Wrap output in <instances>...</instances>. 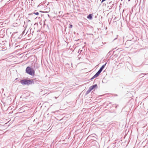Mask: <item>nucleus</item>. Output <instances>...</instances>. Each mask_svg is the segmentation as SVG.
Returning a JSON list of instances; mask_svg holds the SVG:
<instances>
[{
	"label": "nucleus",
	"mask_w": 148,
	"mask_h": 148,
	"mask_svg": "<svg viewBox=\"0 0 148 148\" xmlns=\"http://www.w3.org/2000/svg\"><path fill=\"white\" fill-rule=\"evenodd\" d=\"M97 84H95L94 85H92V86H90L89 88L91 89L92 90L93 89H94L95 88H97Z\"/></svg>",
	"instance_id": "20e7f679"
},
{
	"label": "nucleus",
	"mask_w": 148,
	"mask_h": 148,
	"mask_svg": "<svg viewBox=\"0 0 148 148\" xmlns=\"http://www.w3.org/2000/svg\"><path fill=\"white\" fill-rule=\"evenodd\" d=\"M102 71L101 69H99L98 70V71L97 72V73L99 75L102 72Z\"/></svg>",
	"instance_id": "1a4fd4ad"
},
{
	"label": "nucleus",
	"mask_w": 148,
	"mask_h": 148,
	"mask_svg": "<svg viewBox=\"0 0 148 148\" xmlns=\"http://www.w3.org/2000/svg\"><path fill=\"white\" fill-rule=\"evenodd\" d=\"M99 75L96 73L93 77L94 78L98 77L99 76Z\"/></svg>",
	"instance_id": "9b49d317"
},
{
	"label": "nucleus",
	"mask_w": 148,
	"mask_h": 148,
	"mask_svg": "<svg viewBox=\"0 0 148 148\" xmlns=\"http://www.w3.org/2000/svg\"><path fill=\"white\" fill-rule=\"evenodd\" d=\"M26 72L31 75H33L35 74V71L33 69L29 66H27L26 69Z\"/></svg>",
	"instance_id": "f03ea898"
},
{
	"label": "nucleus",
	"mask_w": 148,
	"mask_h": 148,
	"mask_svg": "<svg viewBox=\"0 0 148 148\" xmlns=\"http://www.w3.org/2000/svg\"><path fill=\"white\" fill-rule=\"evenodd\" d=\"M31 127H29V128H28V130H32L31 129H30Z\"/></svg>",
	"instance_id": "f3484780"
},
{
	"label": "nucleus",
	"mask_w": 148,
	"mask_h": 148,
	"mask_svg": "<svg viewBox=\"0 0 148 148\" xmlns=\"http://www.w3.org/2000/svg\"><path fill=\"white\" fill-rule=\"evenodd\" d=\"M110 52H109L108 53V54H110Z\"/></svg>",
	"instance_id": "412c9836"
},
{
	"label": "nucleus",
	"mask_w": 148,
	"mask_h": 148,
	"mask_svg": "<svg viewBox=\"0 0 148 148\" xmlns=\"http://www.w3.org/2000/svg\"><path fill=\"white\" fill-rule=\"evenodd\" d=\"M24 32V31H23V33Z\"/></svg>",
	"instance_id": "5701e85b"
},
{
	"label": "nucleus",
	"mask_w": 148,
	"mask_h": 148,
	"mask_svg": "<svg viewBox=\"0 0 148 148\" xmlns=\"http://www.w3.org/2000/svg\"><path fill=\"white\" fill-rule=\"evenodd\" d=\"M59 16V17H60V16Z\"/></svg>",
	"instance_id": "b1692460"
},
{
	"label": "nucleus",
	"mask_w": 148,
	"mask_h": 148,
	"mask_svg": "<svg viewBox=\"0 0 148 148\" xmlns=\"http://www.w3.org/2000/svg\"><path fill=\"white\" fill-rule=\"evenodd\" d=\"M134 42V41L131 40H128L125 42V46L126 48H128L133 44Z\"/></svg>",
	"instance_id": "7ed1b4c3"
},
{
	"label": "nucleus",
	"mask_w": 148,
	"mask_h": 148,
	"mask_svg": "<svg viewBox=\"0 0 148 148\" xmlns=\"http://www.w3.org/2000/svg\"><path fill=\"white\" fill-rule=\"evenodd\" d=\"M34 31L32 29H31L30 31V34H32V35H33L32 34L33 33Z\"/></svg>",
	"instance_id": "9d476101"
},
{
	"label": "nucleus",
	"mask_w": 148,
	"mask_h": 148,
	"mask_svg": "<svg viewBox=\"0 0 148 148\" xmlns=\"http://www.w3.org/2000/svg\"><path fill=\"white\" fill-rule=\"evenodd\" d=\"M18 79V78H16V79L15 80H17V79Z\"/></svg>",
	"instance_id": "4be33fe9"
},
{
	"label": "nucleus",
	"mask_w": 148,
	"mask_h": 148,
	"mask_svg": "<svg viewBox=\"0 0 148 148\" xmlns=\"http://www.w3.org/2000/svg\"><path fill=\"white\" fill-rule=\"evenodd\" d=\"M36 79H33L32 80H27L26 79H22L20 81V83L23 85H29L33 84H34L35 82L38 81V80H36Z\"/></svg>",
	"instance_id": "f257e3e1"
},
{
	"label": "nucleus",
	"mask_w": 148,
	"mask_h": 148,
	"mask_svg": "<svg viewBox=\"0 0 148 148\" xmlns=\"http://www.w3.org/2000/svg\"><path fill=\"white\" fill-rule=\"evenodd\" d=\"M27 22L28 23L29 22H30L31 21L29 20L28 19L27 20Z\"/></svg>",
	"instance_id": "2eb2a0df"
},
{
	"label": "nucleus",
	"mask_w": 148,
	"mask_h": 148,
	"mask_svg": "<svg viewBox=\"0 0 148 148\" xmlns=\"http://www.w3.org/2000/svg\"><path fill=\"white\" fill-rule=\"evenodd\" d=\"M92 90L90 89L89 88L87 90L85 94V95H87Z\"/></svg>",
	"instance_id": "423d86ee"
},
{
	"label": "nucleus",
	"mask_w": 148,
	"mask_h": 148,
	"mask_svg": "<svg viewBox=\"0 0 148 148\" xmlns=\"http://www.w3.org/2000/svg\"><path fill=\"white\" fill-rule=\"evenodd\" d=\"M45 25V21H44V25Z\"/></svg>",
	"instance_id": "6ab92c4d"
},
{
	"label": "nucleus",
	"mask_w": 148,
	"mask_h": 148,
	"mask_svg": "<svg viewBox=\"0 0 148 148\" xmlns=\"http://www.w3.org/2000/svg\"><path fill=\"white\" fill-rule=\"evenodd\" d=\"M107 64V63H106L104 64L100 68V69L102 71L103 70V69L105 67V66L106 64Z\"/></svg>",
	"instance_id": "0eeeda50"
},
{
	"label": "nucleus",
	"mask_w": 148,
	"mask_h": 148,
	"mask_svg": "<svg viewBox=\"0 0 148 148\" xmlns=\"http://www.w3.org/2000/svg\"><path fill=\"white\" fill-rule=\"evenodd\" d=\"M93 15L92 14H89L87 16V18L89 20H91L92 18Z\"/></svg>",
	"instance_id": "39448f33"
},
{
	"label": "nucleus",
	"mask_w": 148,
	"mask_h": 148,
	"mask_svg": "<svg viewBox=\"0 0 148 148\" xmlns=\"http://www.w3.org/2000/svg\"><path fill=\"white\" fill-rule=\"evenodd\" d=\"M148 74V73H147V74ZM147 74H145V73H142L141 74H140V76H141L142 77H143V76H142L143 75H146Z\"/></svg>",
	"instance_id": "4468645a"
},
{
	"label": "nucleus",
	"mask_w": 148,
	"mask_h": 148,
	"mask_svg": "<svg viewBox=\"0 0 148 148\" xmlns=\"http://www.w3.org/2000/svg\"><path fill=\"white\" fill-rule=\"evenodd\" d=\"M39 66L37 64H36L34 65V67L35 68L38 69L39 68Z\"/></svg>",
	"instance_id": "f8f14e48"
},
{
	"label": "nucleus",
	"mask_w": 148,
	"mask_h": 148,
	"mask_svg": "<svg viewBox=\"0 0 148 148\" xmlns=\"http://www.w3.org/2000/svg\"><path fill=\"white\" fill-rule=\"evenodd\" d=\"M55 99H57V98L58 97H55Z\"/></svg>",
	"instance_id": "aec40b11"
},
{
	"label": "nucleus",
	"mask_w": 148,
	"mask_h": 148,
	"mask_svg": "<svg viewBox=\"0 0 148 148\" xmlns=\"http://www.w3.org/2000/svg\"><path fill=\"white\" fill-rule=\"evenodd\" d=\"M61 12V11H60L59 12V14H60Z\"/></svg>",
	"instance_id": "a211bd4d"
},
{
	"label": "nucleus",
	"mask_w": 148,
	"mask_h": 148,
	"mask_svg": "<svg viewBox=\"0 0 148 148\" xmlns=\"http://www.w3.org/2000/svg\"><path fill=\"white\" fill-rule=\"evenodd\" d=\"M94 79L93 77H92L91 79L90 80H92L93 79Z\"/></svg>",
	"instance_id": "dca6fc26"
},
{
	"label": "nucleus",
	"mask_w": 148,
	"mask_h": 148,
	"mask_svg": "<svg viewBox=\"0 0 148 148\" xmlns=\"http://www.w3.org/2000/svg\"><path fill=\"white\" fill-rule=\"evenodd\" d=\"M73 27V25L71 24H70L69 27V28H72Z\"/></svg>",
	"instance_id": "ddd939ff"
},
{
	"label": "nucleus",
	"mask_w": 148,
	"mask_h": 148,
	"mask_svg": "<svg viewBox=\"0 0 148 148\" xmlns=\"http://www.w3.org/2000/svg\"><path fill=\"white\" fill-rule=\"evenodd\" d=\"M35 14V15H39V13L38 12H33V13H32V14H29V15H30V14Z\"/></svg>",
	"instance_id": "6e6552de"
}]
</instances>
